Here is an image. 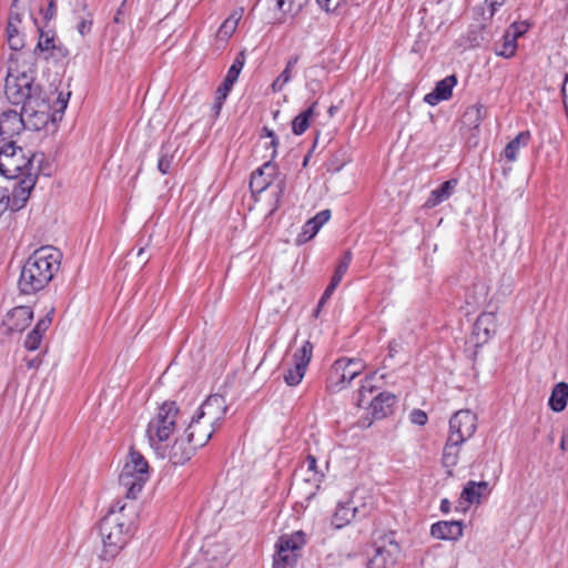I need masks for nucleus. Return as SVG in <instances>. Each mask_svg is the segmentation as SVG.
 I'll return each instance as SVG.
<instances>
[{
    "label": "nucleus",
    "mask_w": 568,
    "mask_h": 568,
    "mask_svg": "<svg viewBox=\"0 0 568 568\" xmlns=\"http://www.w3.org/2000/svg\"><path fill=\"white\" fill-rule=\"evenodd\" d=\"M60 261L61 253L52 246L36 250L21 270L18 283L21 293L32 294L45 287L59 270Z\"/></svg>",
    "instance_id": "obj_1"
},
{
    "label": "nucleus",
    "mask_w": 568,
    "mask_h": 568,
    "mask_svg": "<svg viewBox=\"0 0 568 568\" xmlns=\"http://www.w3.org/2000/svg\"><path fill=\"white\" fill-rule=\"evenodd\" d=\"M124 506L111 510L101 519L99 531L102 541L100 558L109 560L114 558L124 547L130 535L131 523L123 515Z\"/></svg>",
    "instance_id": "obj_2"
},
{
    "label": "nucleus",
    "mask_w": 568,
    "mask_h": 568,
    "mask_svg": "<svg viewBox=\"0 0 568 568\" xmlns=\"http://www.w3.org/2000/svg\"><path fill=\"white\" fill-rule=\"evenodd\" d=\"M70 95V92L65 94L62 92L59 93L55 101L57 109L54 113H51V104L41 93L37 97L29 98L21 109L26 126L34 131H40L44 129L49 122H54L57 120L55 113H63L67 109Z\"/></svg>",
    "instance_id": "obj_3"
},
{
    "label": "nucleus",
    "mask_w": 568,
    "mask_h": 568,
    "mask_svg": "<svg viewBox=\"0 0 568 568\" xmlns=\"http://www.w3.org/2000/svg\"><path fill=\"white\" fill-rule=\"evenodd\" d=\"M179 407L174 402H165L150 419L146 427V437L150 446L161 454L165 443L176 429Z\"/></svg>",
    "instance_id": "obj_4"
},
{
    "label": "nucleus",
    "mask_w": 568,
    "mask_h": 568,
    "mask_svg": "<svg viewBox=\"0 0 568 568\" xmlns=\"http://www.w3.org/2000/svg\"><path fill=\"white\" fill-rule=\"evenodd\" d=\"M36 154L30 150L17 146L16 143H2L0 145V174L7 179H17L26 176L30 172H36L33 160Z\"/></svg>",
    "instance_id": "obj_5"
},
{
    "label": "nucleus",
    "mask_w": 568,
    "mask_h": 568,
    "mask_svg": "<svg viewBox=\"0 0 568 568\" xmlns=\"http://www.w3.org/2000/svg\"><path fill=\"white\" fill-rule=\"evenodd\" d=\"M149 464L138 452H131L119 476L125 497L135 499L149 480Z\"/></svg>",
    "instance_id": "obj_6"
},
{
    "label": "nucleus",
    "mask_w": 568,
    "mask_h": 568,
    "mask_svg": "<svg viewBox=\"0 0 568 568\" xmlns=\"http://www.w3.org/2000/svg\"><path fill=\"white\" fill-rule=\"evenodd\" d=\"M305 545V535L296 531L291 535L280 537L276 542V552L274 555V568H294L301 557V551Z\"/></svg>",
    "instance_id": "obj_7"
},
{
    "label": "nucleus",
    "mask_w": 568,
    "mask_h": 568,
    "mask_svg": "<svg viewBox=\"0 0 568 568\" xmlns=\"http://www.w3.org/2000/svg\"><path fill=\"white\" fill-rule=\"evenodd\" d=\"M365 368L361 359L339 358L334 362L327 382V387L332 392H337L346 387Z\"/></svg>",
    "instance_id": "obj_8"
},
{
    "label": "nucleus",
    "mask_w": 568,
    "mask_h": 568,
    "mask_svg": "<svg viewBox=\"0 0 568 568\" xmlns=\"http://www.w3.org/2000/svg\"><path fill=\"white\" fill-rule=\"evenodd\" d=\"M33 79L30 74L22 72L21 74L9 73L6 79L4 92L8 100L12 104H24L29 98L40 94V90L32 85Z\"/></svg>",
    "instance_id": "obj_9"
},
{
    "label": "nucleus",
    "mask_w": 568,
    "mask_h": 568,
    "mask_svg": "<svg viewBox=\"0 0 568 568\" xmlns=\"http://www.w3.org/2000/svg\"><path fill=\"white\" fill-rule=\"evenodd\" d=\"M399 551V546L393 536H384L375 542L374 554L369 557L367 567L389 568L396 564Z\"/></svg>",
    "instance_id": "obj_10"
},
{
    "label": "nucleus",
    "mask_w": 568,
    "mask_h": 568,
    "mask_svg": "<svg viewBox=\"0 0 568 568\" xmlns=\"http://www.w3.org/2000/svg\"><path fill=\"white\" fill-rule=\"evenodd\" d=\"M477 429V416L469 409L456 412L449 419L448 436L466 442L473 437Z\"/></svg>",
    "instance_id": "obj_11"
},
{
    "label": "nucleus",
    "mask_w": 568,
    "mask_h": 568,
    "mask_svg": "<svg viewBox=\"0 0 568 568\" xmlns=\"http://www.w3.org/2000/svg\"><path fill=\"white\" fill-rule=\"evenodd\" d=\"M227 404L224 396L220 394L210 395L199 407V418L205 419L213 427L217 428L225 418Z\"/></svg>",
    "instance_id": "obj_12"
},
{
    "label": "nucleus",
    "mask_w": 568,
    "mask_h": 568,
    "mask_svg": "<svg viewBox=\"0 0 568 568\" xmlns=\"http://www.w3.org/2000/svg\"><path fill=\"white\" fill-rule=\"evenodd\" d=\"M227 561L225 544L207 539L202 546V559L189 568H224Z\"/></svg>",
    "instance_id": "obj_13"
},
{
    "label": "nucleus",
    "mask_w": 568,
    "mask_h": 568,
    "mask_svg": "<svg viewBox=\"0 0 568 568\" xmlns=\"http://www.w3.org/2000/svg\"><path fill=\"white\" fill-rule=\"evenodd\" d=\"M27 128L22 113L9 110L0 116V145L2 143H16L14 136Z\"/></svg>",
    "instance_id": "obj_14"
},
{
    "label": "nucleus",
    "mask_w": 568,
    "mask_h": 568,
    "mask_svg": "<svg viewBox=\"0 0 568 568\" xmlns=\"http://www.w3.org/2000/svg\"><path fill=\"white\" fill-rule=\"evenodd\" d=\"M199 417L200 415L195 412L184 432L186 433V442H193L200 448L209 442L216 428Z\"/></svg>",
    "instance_id": "obj_15"
},
{
    "label": "nucleus",
    "mask_w": 568,
    "mask_h": 568,
    "mask_svg": "<svg viewBox=\"0 0 568 568\" xmlns=\"http://www.w3.org/2000/svg\"><path fill=\"white\" fill-rule=\"evenodd\" d=\"M36 183V172H30L23 179H21L12 192L9 193L8 209L11 211H19L22 209L26 205Z\"/></svg>",
    "instance_id": "obj_16"
},
{
    "label": "nucleus",
    "mask_w": 568,
    "mask_h": 568,
    "mask_svg": "<svg viewBox=\"0 0 568 568\" xmlns=\"http://www.w3.org/2000/svg\"><path fill=\"white\" fill-rule=\"evenodd\" d=\"M347 501L349 503L358 519L369 516L375 509L376 505L372 490L366 487H356L352 491Z\"/></svg>",
    "instance_id": "obj_17"
},
{
    "label": "nucleus",
    "mask_w": 568,
    "mask_h": 568,
    "mask_svg": "<svg viewBox=\"0 0 568 568\" xmlns=\"http://www.w3.org/2000/svg\"><path fill=\"white\" fill-rule=\"evenodd\" d=\"M19 0H12L11 11L7 24V41L12 50H20L24 45V37L20 27L22 23V13L18 10Z\"/></svg>",
    "instance_id": "obj_18"
},
{
    "label": "nucleus",
    "mask_w": 568,
    "mask_h": 568,
    "mask_svg": "<svg viewBox=\"0 0 568 568\" xmlns=\"http://www.w3.org/2000/svg\"><path fill=\"white\" fill-rule=\"evenodd\" d=\"M277 174V168L271 161L265 162L252 173L250 187L253 193H262L273 184Z\"/></svg>",
    "instance_id": "obj_19"
},
{
    "label": "nucleus",
    "mask_w": 568,
    "mask_h": 568,
    "mask_svg": "<svg viewBox=\"0 0 568 568\" xmlns=\"http://www.w3.org/2000/svg\"><path fill=\"white\" fill-rule=\"evenodd\" d=\"M199 447L193 442H186V433L183 432L171 446L168 457L174 465H183L191 459Z\"/></svg>",
    "instance_id": "obj_20"
},
{
    "label": "nucleus",
    "mask_w": 568,
    "mask_h": 568,
    "mask_svg": "<svg viewBox=\"0 0 568 568\" xmlns=\"http://www.w3.org/2000/svg\"><path fill=\"white\" fill-rule=\"evenodd\" d=\"M33 312L29 306H18L7 313L3 325L9 332H22L31 323Z\"/></svg>",
    "instance_id": "obj_21"
},
{
    "label": "nucleus",
    "mask_w": 568,
    "mask_h": 568,
    "mask_svg": "<svg viewBox=\"0 0 568 568\" xmlns=\"http://www.w3.org/2000/svg\"><path fill=\"white\" fill-rule=\"evenodd\" d=\"M331 219V211L323 210L314 217L310 219L302 227L301 233L297 235L295 243L297 245L305 244L312 240L321 230V227Z\"/></svg>",
    "instance_id": "obj_22"
},
{
    "label": "nucleus",
    "mask_w": 568,
    "mask_h": 568,
    "mask_svg": "<svg viewBox=\"0 0 568 568\" xmlns=\"http://www.w3.org/2000/svg\"><path fill=\"white\" fill-rule=\"evenodd\" d=\"M456 83L457 79L455 75L446 77L436 83L434 90L425 95L424 101L429 105H436L440 101L448 100Z\"/></svg>",
    "instance_id": "obj_23"
},
{
    "label": "nucleus",
    "mask_w": 568,
    "mask_h": 568,
    "mask_svg": "<svg viewBox=\"0 0 568 568\" xmlns=\"http://www.w3.org/2000/svg\"><path fill=\"white\" fill-rule=\"evenodd\" d=\"M497 332V318L494 313H483L474 325V334L478 342L486 343Z\"/></svg>",
    "instance_id": "obj_24"
},
{
    "label": "nucleus",
    "mask_w": 568,
    "mask_h": 568,
    "mask_svg": "<svg viewBox=\"0 0 568 568\" xmlns=\"http://www.w3.org/2000/svg\"><path fill=\"white\" fill-rule=\"evenodd\" d=\"M433 537L444 540H457L463 535V525L458 520L439 521L432 526Z\"/></svg>",
    "instance_id": "obj_25"
},
{
    "label": "nucleus",
    "mask_w": 568,
    "mask_h": 568,
    "mask_svg": "<svg viewBox=\"0 0 568 568\" xmlns=\"http://www.w3.org/2000/svg\"><path fill=\"white\" fill-rule=\"evenodd\" d=\"M396 399V395L388 392L379 393L377 396L372 398L369 402V408L373 417L381 419L390 414Z\"/></svg>",
    "instance_id": "obj_26"
},
{
    "label": "nucleus",
    "mask_w": 568,
    "mask_h": 568,
    "mask_svg": "<svg viewBox=\"0 0 568 568\" xmlns=\"http://www.w3.org/2000/svg\"><path fill=\"white\" fill-rule=\"evenodd\" d=\"M54 310L50 308L48 314L40 318L36 324L34 328L28 334L24 346L29 351H36L42 341L43 334L47 332L52 322V314Z\"/></svg>",
    "instance_id": "obj_27"
},
{
    "label": "nucleus",
    "mask_w": 568,
    "mask_h": 568,
    "mask_svg": "<svg viewBox=\"0 0 568 568\" xmlns=\"http://www.w3.org/2000/svg\"><path fill=\"white\" fill-rule=\"evenodd\" d=\"M491 489L488 481H468L462 491V498L469 504H479L483 497H487Z\"/></svg>",
    "instance_id": "obj_28"
},
{
    "label": "nucleus",
    "mask_w": 568,
    "mask_h": 568,
    "mask_svg": "<svg viewBox=\"0 0 568 568\" xmlns=\"http://www.w3.org/2000/svg\"><path fill=\"white\" fill-rule=\"evenodd\" d=\"M464 442L448 436L443 452V465L447 468V474L453 475V468L458 464L460 447Z\"/></svg>",
    "instance_id": "obj_29"
},
{
    "label": "nucleus",
    "mask_w": 568,
    "mask_h": 568,
    "mask_svg": "<svg viewBox=\"0 0 568 568\" xmlns=\"http://www.w3.org/2000/svg\"><path fill=\"white\" fill-rule=\"evenodd\" d=\"M457 184H458V181L456 179H452V180H448V181H445L444 183H442L439 187H437L430 192V195L427 199L425 206L435 207L438 204H440L442 202L449 199L450 195L454 193Z\"/></svg>",
    "instance_id": "obj_30"
},
{
    "label": "nucleus",
    "mask_w": 568,
    "mask_h": 568,
    "mask_svg": "<svg viewBox=\"0 0 568 568\" xmlns=\"http://www.w3.org/2000/svg\"><path fill=\"white\" fill-rule=\"evenodd\" d=\"M353 519H358V517L353 511V508L351 507L349 503H338L332 516L331 524L335 528H343L346 525H348Z\"/></svg>",
    "instance_id": "obj_31"
},
{
    "label": "nucleus",
    "mask_w": 568,
    "mask_h": 568,
    "mask_svg": "<svg viewBox=\"0 0 568 568\" xmlns=\"http://www.w3.org/2000/svg\"><path fill=\"white\" fill-rule=\"evenodd\" d=\"M243 16V9L234 10L221 24L216 32V38L222 41H226L235 32L240 20Z\"/></svg>",
    "instance_id": "obj_32"
},
{
    "label": "nucleus",
    "mask_w": 568,
    "mask_h": 568,
    "mask_svg": "<svg viewBox=\"0 0 568 568\" xmlns=\"http://www.w3.org/2000/svg\"><path fill=\"white\" fill-rule=\"evenodd\" d=\"M317 102H313L305 111L297 114L292 122V131L296 135L303 134L310 126V121L317 114Z\"/></svg>",
    "instance_id": "obj_33"
},
{
    "label": "nucleus",
    "mask_w": 568,
    "mask_h": 568,
    "mask_svg": "<svg viewBox=\"0 0 568 568\" xmlns=\"http://www.w3.org/2000/svg\"><path fill=\"white\" fill-rule=\"evenodd\" d=\"M568 400V384L565 382L558 383L550 395L549 406L554 412H562L567 406Z\"/></svg>",
    "instance_id": "obj_34"
},
{
    "label": "nucleus",
    "mask_w": 568,
    "mask_h": 568,
    "mask_svg": "<svg viewBox=\"0 0 568 568\" xmlns=\"http://www.w3.org/2000/svg\"><path fill=\"white\" fill-rule=\"evenodd\" d=\"M530 138L529 132L519 133L514 140H511L505 148L504 154L508 161H515L517 159V153L521 145L527 144Z\"/></svg>",
    "instance_id": "obj_35"
},
{
    "label": "nucleus",
    "mask_w": 568,
    "mask_h": 568,
    "mask_svg": "<svg viewBox=\"0 0 568 568\" xmlns=\"http://www.w3.org/2000/svg\"><path fill=\"white\" fill-rule=\"evenodd\" d=\"M484 106L481 104H474L467 108L463 115V121L466 125L478 128L484 118Z\"/></svg>",
    "instance_id": "obj_36"
},
{
    "label": "nucleus",
    "mask_w": 568,
    "mask_h": 568,
    "mask_svg": "<svg viewBox=\"0 0 568 568\" xmlns=\"http://www.w3.org/2000/svg\"><path fill=\"white\" fill-rule=\"evenodd\" d=\"M313 355V344L306 341L300 349H297L293 355V361L296 365L304 367L306 369L310 364Z\"/></svg>",
    "instance_id": "obj_37"
},
{
    "label": "nucleus",
    "mask_w": 568,
    "mask_h": 568,
    "mask_svg": "<svg viewBox=\"0 0 568 568\" xmlns=\"http://www.w3.org/2000/svg\"><path fill=\"white\" fill-rule=\"evenodd\" d=\"M516 41L513 34L505 32L503 43L500 48L496 49V54L507 59L514 57L517 50Z\"/></svg>",
    "instance_id": "obj_38"
},
{
    "label": "nucleus",
    "mask_w": 568,
    "mask_h": 568,
    "mask_svg": "<svg viewBox=\"0 0 568 568\" xmlns=\"http://www.w3.org/2000/svg\"><path fill=\"white\" fill-rule=\"evenodd\" d=\"M352 253L351 251H346L344 253V256L343 258L339 261L338 265L336 266L335 268V272L332 276V280H331V283L329 284H334V286H338V284L341 283L343 276L346 274L348 267H349V264L352 262Z\"/></svg>",
    "instance_id": "obj_39"
},
{
    "label": "nucleus",
    "mask_w": 568,
    "mask_h": 568,
    "mask_svg": "<svg viewBox=\"0 0 568 568\" xmlns=\"http://www.w3.org/2000/svg\"><path fill=\"white\" fill-rule=\"evenodd\" d=\"M245 60H246L245 53H244V51H241L234 59L232 65L230 67L227 73H226L225 80H227L229 83L236 82L241 70L243 69V67L245 64Z\"/></svg>",
    "instance_id": "obj_40"
},
{
    "label": "nucleus",
    "mask_w": 568,
    "mask_h": 568,
    "mask_svg": "<svg viewBox=\"0 0 568 568\" xmlns=\"http://www.w3.org/2000/svg\"><path fill=\"white\" fill-rule=\"evenodd\" d=\"M233 84L234 83H229L227 80L224 79L223 83L217 88L215 93V101L213 104V110L216 115L220 113L230 91L232 90Z\"/></svg>",
    "instance_id": "obj_41"
},
{
    "label": "nucleus",
    "mask_w": 568,
    "mask_h": 568,
    "mask_svg": "<svg viewBox=\"0 0 568 568\" xmlns=\"http://www.w3.org/2000/svg\"><path fill=\"white\" fill-rule=\"evenodd\" d=\"M303 468L306 467V470L310 475L305 478L306 481L310 483H320L323 475L317 470V462L316 458L312 455H307L303 463Z\"/></svg>",
    "instance_id": "obj_42"
},
{
    "label": "nucleus",
    "mask_w": 568,
    "mask_h": 568,
    "mask_svg": "<svg viewBox=\"0 0 568 568\" xmlns=\"http://www.w3.org/2000/svg\"><path fill=\"white\" fill-rule=\"evenodd\" d=\"M305 372L306 369L304 367L294 363V366L285 372L284 381L288 386H296L302 382Z\"/></svg>",
    "instance_id": "obj_43"
},
{
    "label": "nucleus",
    "mask_w": 568,
    "mask_h": 568,
    "mask_svg": "<svg viewBox=\"0 0 568 568\" xmlns=\"http://www.w3.org/2000/svg\"><path fill=\"white\" fill-rule=\"evenodd\" d=\"M55 42H57V39H55L54 34H50L49 32L41 31L39 41L37 44V49L40 50L41 52H50L51 53L53 51V49L55 48Z\"/></svg>",
    "instance_id": "obj_44"
},
{
    "label": "nucleus",
    "mask_w": 568,
    "mask_h": 568,
    "mask_svg": "<svg viewBox=\"0 0 568 568\" xmlns=\"http://www.w3.org/2000/svg\"><path fill=\"white\" fill-rule=\"evenodd\" d=\"M373 392V385L371 384V381L367 378L365 383L362 385L361 389L358 390L357 397H356V406L358 407H365L367 404L369 406V402L372 398L367 397V393L372 394Z\"/></svg>",
    "instance_id": "obj_45"
},
{
    "label": "nucleus",
    "mask_w": 568,
    "mask_h": 568,
    "mask_svg": "<svg viewBox=\"0 0 568 568\" xmlns=\"http://www.w3.org/2000/svg\"><path fill=\"white\" fill-rule=\"evenodd\" d=\"M298 61H300L298 54H293L288 58L284 70L280 74V77H282V81H287V82L291 81L292 75H293V69L298 63Z\"/></svg>",
    "instance_id": "obj_46"
},
{
    "label": "nucleus",
    "mask_w": 568,
    "mask_h": 568,
    "mask_svg": "<svg viewBox=\"0 0 568 568\" xmlns=\"http://www.w3.org/2000/svg\"><path fill=\"white\" fill-rule=\"evenodd\" d=\"M529 27L530 24L527 21L514 22L506 30V32L513 34L514 38L517 40L519 37L524 36L528 31Z\"/></svg>",
    "instance_id": "obj_47"
},
{
    "label": "nucleus",
    "mask_w": 568,
    "mask_h": 568,
    "mask_svg": "<svg viewBox=\"0 0 568 568\" xmlns=\"http://www.w3.org/2000/svg\"><path fill=\"white\" fill-rule=\"evenodd\" d=\"M276 6L278 10L285 13H295L301 8L297 0H276Z\"/></svg>",
    "instance_id": "obj_48"
},
{
    "label": "nucleus",
    "mask_w": 568,
    "mask_h": 568,
    "mask_svg": "<svg viewBox=\"0 0 568 568\" xmlns=\"http://www.w3.org/2000/svg\"><path fill=\"white\" fill-rule=\"evenodd\" d=\"M410 422L413 424L423 426L427 423V415L422 409H414L409 415Z\"/></svg>",
    "instance_id": "obj_49"
},
{
    "label": "nucleus",
    "mask_w": 568,
    "mask_h": 568,
    "mask_svg": "<svg viewBox=\"0 0 568 568\" xmlns=\"http://www.w3.org/2000/svg\"><path fill=\"white\" fill-rule=\"evenodd\" d=\"M318 6L324 9L326 12L335 11L343 0H316Z\"/></svg>",
    "instance_id": "obj_50"
},
{
    "label": "nucleus",
    "mask_w": 568,
    "mask_h": 568,
    "mask_svg": "<svg viewBox=\"0 0 568 568\" xmlns=\"http://www.w3.org/2000/svg\"><path fill=\"white\" fill-rule=\"evenodd\" d=\"M91 28H92V19L90 17V14H88L87 18H83L79 23H78V31L81 36H85L88 34L90 31H91Z\"/></svg>",
    "instance_id": "obj_51"
},
{
    "label": "nucleus",
    "mask_w": 568,
    "mask_h": 568,
    "mask_svg": "<svg viewBox=\"0 0 568 568\" xmlns=\"http://www.w3.org/2000/svg\"><path fill=\"white\" fill-rule=\"evenodd\" d=\"M172 159L166 154L161 155L158 162V169L162 174H166L171 168Z\"/></svg>",
    "instance_id": "obj_52"
},
{
    "label": "nucleus",
    "mask_w": 568,
    "mask_h": 568,
    "mask_svg": "<svg viewBox=\"0 0 568 568\" xmlns=\"http://www.w3.org/2000/svg\"><path fill=\"white\" fill-rule=\"evenodd\" d=\"M69 50L64 45H62L61 43L58 44L55 42V48L50 53V55L53 58H65L69 55Z\"/></svg>",
    "instance_id": "obj_53"
},
{
    "label": "nucleus",
    "mask_w": 568,
    "mask_h": 568,
    "mask_svg": "<svg viewBox=\"0 0 568 568\" xmlns=\"http://www.w3.org/2000/svg\"><path fill=\"white\" fill-rule=\"evenodd\" d=\"M336 286H334V284H328V286L325 288L320 302H318V305L317 307H322L325 302L332 296L333 292L335 291Z\"/></svg>",
    "instance_id": "obj_54"
},
{
    "label": "nucleus",
    "mask_w": 568,
    "mask_h": 568,
    "mask_svg": "<svg viewBox=\"0 0 568 568\" xmlns=\"http://www.w3.org/2000/svg\"><path fill=\"white\" fill-rule=\"evenodd\" d=\"M505 1L506 0H486V3L490 9V16H494L497 9L501 7L505 3Z\"/></svg>",
    "instance_id": "obj_55"
},
{
    "label": "nucleus",
    "mask_w": 568,
    "mask_h": 568,
    "mask_svg": "<svg viewBox=\"0 0 568 568\" xmlns=\"http://www.w3.org/2000/svg\"><path fill=\"white\" fill-rule=\"evenodd\" d=\"M287 81H282V77H277L271 85L273 92H280L287 84Z\"/></svg>",
    "instance_id": "obj_56"
},
{
    "label": "nucleus",
    "mask_w": 568,
    "mask_h": 568,
    "mask_svg": "<svg viewBox=\"0 0 568 568\" xmlns=\"http://www.w3.org/2000/svg\"><path fill=\"white\" fill-rule=\"evenodd\" d=\"M55 4H57V0H50L49 1V4H48V9H47V12L44 14V18L50 20L53 18V16L55 14Z\"/></svg>",
    "instance_id": "obj_57"
},
{
    "label": "nucleus",
    "mask_w": 568,
    "mask_h": 568,
    "mask_svg": "<svg viewBox=\"0 0 568 568\" xmlns=\"http://www.w3.org/2000/svg\"><path fill=\"white\" fill-rule=\"evenodd\" d=\"M270 146L273 149L271 154V160H273L276 156V149L278 146V140L276 136L274 139H271Z\"/></svg>",
    "instance_id": "obj_58"
},
{
    "label": "nucleus",
    "mask_w": 568,
    "mask_h": 568,
    "mask_svg": "<svg viewBox=\"0 0 568 568\" xmlns=\"http://www.w3.org/2000/svg\"><path fill=\"white\" fill-rule=\"evenodd\" d=\"M567 443H568V432L564 433L561 440H560V449L562 452L567 450Z\"/></svg>",
    "instance_id": "obj_59"
},
{
    "label": "nucleus",
    "mask_w": 568,
    "mask_h": 568,
    "mask_svg": "<svg viewBox=\"0 0 568 568\" xmlns=\"http://www.w3.org/2000/svg\"><path fill=\"white\" fill-rule=\"evenodd\" d=\"M261 136H266V138H270V139H274L276 135H275V132L268 128H263V134Z\"/></svg>",
    "instance_id": "obj_60"
},
{
    "label": "nucleus",
    "mask_w": 568,
    "mask_h": 568,
    "mask_svg": "<svg viewBox=\"0 0 568 568\" xmlns=\"http://www.w3.org/2000/svg\"><path fill=\"white\" fill-rule=\"evenodd\" d=\"M440 509L444 511V513H447L448 509H449V501L447 499H443L442 503H440Z\"/></svg>",
    "instance_id": "obj_61"
},
{
    "label": "nucleus",
    "mask_w": 568,
    "mask_h": 568,
    "mask_svg": "<svg viewBox=\"0 0 568 568\" xmlns=\"http://www.w3.org/2000/svg\"><path fill=\"white\" fill-rule=\"evenodd\" d=\"M466 302H467V304H469V305H477V304L479 303L478 298L473 297V298L470 300V297H469L468 295H467V300H466Z\"/></svg>",
    "instance_id": "obj_62"
},
{
    "label": "nucleus",
    "mask_w": 568,
    "mask_h": 568,
    "mask_svg": "<svg viewBox=\"0 0 568 568\" xmlns=\"http://www.w3.org/2000/svg\"><path fill=\"white\" fill-rule=\"evenodd\" d=\"M336 111H337V106H335V105L329 106V109H328V115H329L331 118H332V116H334V114L336 113Z\"/></svg>",
    "instance_id": "obj_63"
},
{
    "label": "nucleus",
    "mask_w": 568,
    "mask_h": 568,
    "mask_svg": "<svg viewBox=\"0 0 568 568\" xmlns=\"http://www.w3.org/2000/svg\"><path fill=\"white\" fill-rule=\"evenodd\" d=\"M143 253V248H140L138 252V255H141Z\"/></svg>",
    "instance_id": "obj_64"
}]
</instances>
